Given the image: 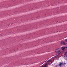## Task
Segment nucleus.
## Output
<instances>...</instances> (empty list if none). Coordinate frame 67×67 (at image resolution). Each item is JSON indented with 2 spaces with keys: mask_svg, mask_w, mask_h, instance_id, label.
I'll return each mask as SVG.
<instances>
[{
  "mask_svg": "<svg viewBox=\"0 0 67 67\" xmlns=\"http://www.w3.org/2000/svg\"><path fill=\"white\" fill-rule=\"evenodd\" d=\"M51 63H49V65H51Z\"/></svg>",
  "mask_w": 67,
  "mask_h": 67,
  "instance_id": "9",
  "label": "nucleus"
},
{
  "mask_svg": "<svg viewBox=\"0 0 67 67\" xmlns=\"http://www.w3.org/2000/svg\"><path fill=\"white\" fill-rule=\"evenodd\" d=\"M63 65V63H61L60 64H59V65L60 66H62Z\"/></svg>",
  "mask_w": 67,
  "mask_h": 67,
  "instance_id": "6",
  "label": "nucleus"
},
{
  "mask_svg": "<svg viewBox=\"0 0 67 67\" xmlns=\"http://www.w3.org/2000/svg\"><path fill=\"white\" fill-rule=\"evenodd\" d=\"M60 51L59 48H58L55 49V52L56 53H60Z\"/></svg>",
  "mask_w": 67,
  "mask_h": 67,
  "instance_id": "1",
  "label": "nucleus"
},
{
  "mask_svg": "<svg viewBox=\"0 0 67 67\" xmlns=\"http://www.w3.org/2000/svg\"><path fill=\"white\" fill-rule=\"evenodd\" d=\"M66 48H67V47H66Z\"/></svg>",
  "mask_w": 67,
  "mask_h": 67,
  "instance_id": "10",
  "label": "nucleus"
},
{
  "mask_svg": "<svg viewBox=\"0 0 67 67\" xmlns=\"http://www.w3.org/2000/svg\"><path fill=\"white\" fill-rule=\"evenodd\" d=\"M52 62V59H50L49 60H47L45 61V62L47 63H48V62Z\"/></svg>",
  "mask_w": 67,
  "mask_h": 67,
  "instance_id": "3",
  "label": "nucleus"
},
{
  "mask_svg": "<svg viewBox=\"0 0 67 67\" xmlns=\"http://www.w3.org/2000/svg\"><path fill=\"white\" fill-rule=\"evenodd\" d=\"M60 44L61 45H66V43H65V42L64 41H61L60 42Z\"/></svg>",
  "mask_w": 67,
  "mask_h": 67,
  "instance_id": "2",
  "label": "nucleus"
},
{
  "mask_svg": "<svg viewBox=\"0 0 67 67\" xmlns=\"http://www.w3.org/2000/svg\"><path fill=\"white\" fill-rule=\"evenodd\" d=\"M46 66H47V64H46L44 66H42V67H46Z\"/></svg>",
  "mask_w": 67,
  "mask_h": 67,
  "instance_id": "7",
  "label": "nucleus"
},
{
  "mask_svg": "<svg viewBox=\"0 0 67 67\" xmlns=\"http://www.w3.org/2000/svg\"><path fill=\"white\" fill-rule=\"evenodd\" d=\"M65 48V47H62L61 48V49H62V50H64Z\"/></svg>",
  "mask_w": 67,
  "mask_h": 67,
  "instance_id": "4",
  "label": "nucleus"
},
{
  "mask_svg": "<svg viewBox=\"0 0 67 67\" xmlns=\"http://www.w3.org/2000/svg\"><path fill=\"white\" fill-rule=\"evenodd\" d=\"M65 41H66V42H67V39H66L65 40Z\"/></svg>",
  "mask_w": 67,
  "mask_h": 67,
  "instance_id": "8",
  "label": "nucleus"
},
{
  "mask_svg": "<svg viewBox=\"0 0 67 67\" xmlns=\"http://www.w3.org/2000/svg\"><path fill=\"white\" fill-rule=\"evenodd\" d=\"M64 55L66 56V57H67V52H65L64 54Z\"/></svg>",
  "mask_w": 67,
  "mask_h": 67,
  "instance_id": "5",
  "label": "nucleus"
}]
</instances>
